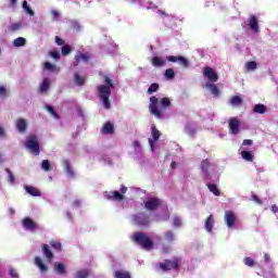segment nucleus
I'll return each instance as SVG.
<instances>
[{"label": "nucleus", "instance_id": "obj_1", "mask_svg": "<svg viewBox=\"0 0 278 278\" xmlns=\"http://www.w3.org/2000/svg\"><path fill=\"white\" fill-rule=\"evenodd\" d=\"M104 84L99 85L97 90L99 94V99L103 103L104 110H110L112 105L110 104V97H112V88H114V81H112L111 77L108 75H103Z\"/></svg>", "mask_w": 278, "mask_h": 278}, {"label": "nucleus", "instance_id": "obj_2", "mask_svg": "<svg viewBox=\"0 0 278 278\" xmlns=\"http://www.w3.org/2000/svg\"><path fill=\"white\" fill-rule=\"evenodd\" d=\"M132 242L144 249V251H151L153 249V240L151 237L142 231L135 232L132 236Z\"/></svg>", "mask_w": 278, "mask_h": 278}, {"label": "nucleus", "instance_id": "obj_3", "mask_svg": "<svg viewBox=\"0 0 278 278\" xmlns=\"http://www.w3.org/2000/svg\"><path fill=\"white\" fill-rule=\"evenodd\" d=\"M181 266V257H174L173 260H165L163 263H160V268L164 273L168 270H177Z\"/></svg>", "mask_w": 278, "mask_h": 278}, {"label": "nucleus", "instance_id": "obj_4", "mask_svg": "<svg viewBox=\"0 0 278 278\" xmlns=\"http://www.w3.org/2000/svg\"><path fill=\"white\" fill-rule=\"evenodd\" d=\"M25 147L33 155H40V143H38V137L36 135L28 136Z\"/></svg>", "mask_w": 278, "mask_h": 278}, {"label": "nucleus", "instance_id": "obj_5", "mask_svg": "<svg viewBox=\"0 0 278 278\" xmlns=\"http://www.w3.org/2000/svg\"><path fill=\"white\" fill-rule=\"evenodd\" d=\"M132 220L138 227H148V225H151V215L144 212L137 213L132 216Z\"/></svg>", "mask_w": 278, "mask_h": 278}, {"label": "nucleus", "instance_id": "obj_6", "mask_svg": "<svg viewBox=\"0 0 278 278\" xmlns=\"http://www.w3.org/2000/svg\"><path fill=\"white\" fill-rule=\"evenodd\" d=\"M157 103H160V100L157 99V97L151 96L149 111H150V114H152L156 118H162V111L157 109Z\"/></svg>", "mask_w": 278, "mask_h": 278}, {"label": "nucleus", "instance_id": "obj_7", "mask_svg": "<svg viewBox=\"0 0 278 278\" xmlns=\"http://www.w3.org/2000/svg\"><path fill=\"white\" fill-rule=\"evenodd\" d=\"M144 207L148 212H155L157 207H162V200L160 198H149L144 202Z\"/></svg>", "mask_w": 278, "mask_h": 278}, {"label": "nucleus", "instance_id": "obj_8", "mask_svg": "<svg viewBox=\"0 0 278 278\" xmlns=\"http://www.w3.org/2000/svg\"><path fill=\"white\" fill-rule=\"evenodd\" d=\"M203 76L207 77L208 81H212L213 84H215V81H218V73H216V71H214V68L210 66L204 67Z\"/></svg>", "mask_w": 278, "mask_h": 278}, {"label": "nucleus", "instance_id": "obj_9", "mask_svg": "<svg viewBox=\"0 0 278 278\" xmlns=\"http://www.w3.org/2000/svg\"><path fill=\"white\" fill-rule=\"evenodd\" d=\"M167 62H178V64L180 66H184L185 68H188V66H190V61H188V59L181 56V55H178V56H175V55H169L166 58Z\"/></svg>", "mask_w": 278, "mask_h": 278}, {"label": "nucleus", "instance_id": "obj_10", "mask_svg": "<svg viewBox=\"0 0 278 278\" xmlns=\"http://www.w3.org/2000/svg\"><path fill=\"white\" fill-rule=\"evenodd\" d=\"M229 130L232 136H238L240 134V121L236 117L229 119Z\"/></svg>", "mask_w": 278, "mask_h": 278}, {"label": "nucleus", "instance_id": "obj_11", "mask_svg": "<svg viewBox=\"0 0 278 278\" xmlns=\"http://www.w3.org/2000/svg\"><path fill=\"white\" fill-rule=\"evenodd\" d=\"M151 134H152V139H149V142H150L151 151H155V146L153 144V142H157L162 134L160 132V130L155 125L151 126Z\"/></svg>", "mask_w": 278, "mask_h": 278}, {"label": "nucleus", "instance_id": "obj_12", "mask_svg": "<svg viewBox=\"0 0 278 278\" xmlns=\"http://www.w3.org/2000/svg\"><path fill=\"white\" fill-rule=\"evenodd\" d=\"M22 224L24 229H26L27 231H36V229H38V223L34 222V219H31L30 217H25L22 220Z\"/></svg>", "mask_w": 278, "mask_h": 278}, {"label": "nucleus", "instance_id": "obj_13", "mask_svg": "<svg viewBox=\"0 0 278 278\" xmlns=\"http://www.w3.org/2000/svg\"><path fill=\"white\" fill-rule=\"evenodd\" d=\"M91 55L90 53L86 52H77L75 55V62L73 63V66H79L81 62H88L90 60Z\"/></svg>", "mask_w": 278, "mask_h": 278}, {"label": "nucleus", "instance_id": "obj_14", "mask_svg": "<svg viewBox=\"0 0 278 278\" xmlns=\"http://www.w3.org/2000/svg\"><path fill=\"white\" fill-rule=\"evenodd\" d=\"M225 220H226V225H227V227H229V229H231V227H233V225H236V214L233 213V211L225 212Z\"/></svg>", "mask_w": 278, "mask_h": 278}, {"label": "nucleus", "instance_id": "obj_15", "mask_svg": "<svg viewBox=\"0 0 278 278\" xmlns=\"http://www.w3.org/2000/svg\"><path fill=\"white\" fill-rule=\"evenodd\" d=\"M212 166V163H210V160L205 159L201 162V170L203 173V177L205 180L210 179V167Z\"/></svg>", "mask_w": 278, "mask_h": 278}, {"label": "nucleus", "instance_id": "obj_16", "mask_svg": "<svg viewBox=\"0 0 278 278\" xmlns=\"http://www.w3.org/2000/svg\"><path fill=\"white\" fill-rule=\"evenodd\" d=\"M248 23L250 25V29L254 31V34H257L260 31V24L255 15H251L248 20Z\"/></svg>", "mask_w": 278, "mask_h": 278}, {"label": "nucleus", "instance_id": "obj_17", "mask_svg": "<svg viewBox=\"0 0 278 278\" xmlns=\"http://www.w3.org/2000/svg\"><path fill=\"white\" fill-rule=\"evenodd\" d=\"M41 249H42V253H43L47 262L49 264H51V262H53V257H54L53 252L51 251V248H49V245H47V244H42Z\"/></svg>", "mask_w": 278, "mask_h": 278}, {"label": "nucleus", "instance_id": "obj_18", "mask_svg": "<svg viewBox=\"0 0 278 278\" xmlns=\"http://www.w3.org/2000/svg\"><path fill=\"white\" fill-rule=\"evenodd\" d=\"M106 199L109 201H123L125 199V195L118 191H110L106 195Z\"/></svg>", "mask_w": 278, "mask_h": 278}, {"label": "nucleus", "instance_id": "obj_19", "mask_svg": "<svg viewBox=\"0 0 278 278\" xmlns=\"http://www.w3.org/2000/svg\"><path fill=\"white\" fill-rule=\"evenodd\" d=\"M101 134L103 136H112L114 134V124H112L111 122H106L101 129Z\"/></svg>", "mask_w": 278, "mask_h": 278}, {"label": "nucleus", "instance_id": "obj_20", "mask_svg": "<svg viewBox=\"0 0 278 278\" xmlns=\"http://www.w3.org/2000/svg\"><path fill=\"white\" fill-rule=\"evenodd\" d=\"M16 129L20 134H25L27 131V121L18 118L16 122Z\"/></svg>", "mask_w": 278, "mask_h": 278}, {"label": "nucleus", "instance_id": "obj_21", "mask_svg": "<svg viewBox=\"0 0 278 278\" xmlns=\"http://www.w3.org/2000/svg\"><path fill=\"white\" fill-rule=\"evenodd\" d=\"M24 189L30 197H42V192L36 187L25 186Z\"/></svg>", "mask_w": 278, "mask_h": 278}, {"label": "nucleus", "instance_id": "obj_22", "mask_svg": "<svg viewBox=\"0 0 278 278\" xmlns=\"http://www.w3.org/2000/svg\"><path fill=\"white\" fill-rule=\"evenodd\" d=\"M214 215L211 214L204 222V227L208 233H212V230L214 229Z\"/></svg>", "mask_w": 278, "mask_h": 278}, {"label": "nucleus", "instance_id": "obj_23", "mask_svg": "<svg viewBox=\"0 0 278 278\" xmlns=\"http://www.w3.org/2000/svg\"><path fill=\"white\" fill-rule=\"evenodd\" d=\"M151 64L152 66H155V67H162V66H166V61L160 56H153L151 59Z\"/></svg>", "mask_w": 278, "mask_h": 278}, {"label": "nucleus", "instance_id": "obj_24", "mask_svg": "<svg viewBox=\"0 0 278 278\" xmlns=\"http://www.w3.org/2000/svg\"><path fill=\"white\" fill-rule=\"evenodd\" d=\"M54 271L56 275H66V265L60 262L54 263Z\"/></svg>", "mask_w": 278, "mask_h": 278}, {"label": "nucleus", "instance_id": "obj_25", "mask_svg": "<svg viewBox=\"0 0 278 278\" xmlns=\"http://www.w3.org/2000/svg\"><path fill=\"white\" fill-rule=\"evenodd\" d=\"M35 266H38L41 273H47V270H49V267H47V265H45V263L42 262V258H40V256L35 257Z\"/></svg>", "mask_w": 278, "mask_h": 278}, {"label": "nucleus", "instance_id": "obj_26", "mask_svg": "<svg viewBox=\"0 0 278 278\" xmlns=\"http://www.w3.org/2000/svg\"><path fill=\"white\" fill-rule=\"evenodd\" d=\"M63 166L71 177H75V170H73V167L71 166V162L68 160L63 161Z\"/></svg>", "mask_w": 278, "mask_h": 278}, {"label": "nucleus", "instance_id": "obj_27", "mask_svg": "<svg viewBox=\"0 0 278 278\" xmlns=\"http://www.w3.org/2000/svg\"><path fill=\"white\" fill-rule=\"evenodd\" d=\"M252 112L253 114H266V105L255 104Z\"/></svg>", "mask_w": 278, "mask_h": 278}, {"label": "nucleus", "instance_id": "obj_28", "mask_svg": "<svg viewBox=\"0 0 278 278\" xmlns=\"http://www.w3.org/2000/svg\"><path fill=\"white\" fill-rule=\"evenodd\" d=\"M22 8L24 12H26V14H28L29 16H35L36 13L34 12V10H31L26 0L23 1Z\"/></svg>", "mask_w": 278, "mask_h": 278}, {"label": "nucleus", "instance_id": "obj_29", "mask_svg": "<svg viewBox=\"0 0 278 278\" xmlns=\"http://www.w3.org/2000/svg\"><path fill=\"white\" fill-rule=\"evenodd\" d=\"M206 87L208 88L210 92L214 94V97H218L220 94V90L214 84H207Z\"/></svg>", "mask_w": 278, "mask_h": 278}, {"label": "nucleus", "instance_id": "obj_30", "mask_svg": "<svg viewBox=\"0 0 278 278\" xmlns=\"http://www.w3.org/2000/svg\"><path fill=\"white\" fill-rule=\"evenodd\" d=\"M49 86H51L49 78H43V80L39 87L40 92H47V90H49Z\"/></svg>", "mask_w": 278, "mask_h": 278}, {"label": "nucleus", "instance_id": "obj_31", "mask_svg": "<svg viewBox=\"0 0 278 278\" xmlns=\"http://www.w3.org/2000/svg\"><path fill=\"white\" fill-rule=\"evenodd\" d=\"M206 186L210 192H213L215 197H220V190H218V187L215 184H207Z\"/></svg>", "mask_w": 278, "mask_h": 278}, {"label": "nucleus", "instance_id": "obj_32", "mask_svg": "<svg viewBox=\"0 0 278 278\" xmlns=\"http://www.w3.org/2000/svg\"><path fill=\"white\" fill-rule=\"evenodd\" d=\"M115 278H131V274L129 271H123V270H117L114 274Z\"/></svg>", "mask_w": 278, "mask_h": 278}, {"label": "nucleus", "instance_id": "obj_33", "mask_svg": "<svg viewBox=\"0 0 278 278\" xmlns=\"http://www.w3.org/2000/svg\"><path fill=\"white\" fill-rule=\"evenodd\" d=\"M27 40L23 37H18L16 39H14L13 41V47H25Z\"/></svg>", "mask_w": 278, "mask_h": 278}, {"label": "nucleus", "instance_id": "obj_34", "mask_svg": "<svg viewBox=\"0 0 278 278\" xmlns=\"http://www.w3.org/2000/svg\"><path fill=\"white\" fill-rule=\"evenodd\" d=\"M160 90V85L157 83H153L148 88V94H153V92H157Z\"/></svg>", "mask_w": 278, "mask_h": 278}, {"label": "nucleus", "instance_id": "obj_35", "mask_svg": "<svg viewBox=\"0 0 278 278\" xmlns=\"http://www.w3.org/2000/svg\"><path fill=\"white\" fill-rule=\"evenodd\" d=\"M50 247H52L54 251H62V243L60 241L51 240Z\"/></svg>", "mask_w": 278, "mask_h": 278}, {"label": "nucleus", "instance_id": "obj_36", "mask_svg": "<svg viewBox=\"0 0 278 278\" xmlns=\"http://www.w3.org/2000/svg\"><path fill=\"white\" fill-rule=\"evenodd\" d=\"M241 156L243 157V160H245L247 162H253V154L249 151H242L241 152Z\"/></svg>", "mask_w": 278, "mask_h": 278}, {"label": "nucleus", "instance_id": "obj_37", "mask_svg": "<svg viewBox=\"0 0 278 278\" xmlns=\"http://www.w3.org/2000/svg\"><path fill=\"white\" fill-rule=\"evenodd\" d=\"M257 68V62L250 61L245 64V71H255Z\"/></svg>", "mask_w": 278, "mask_h": 278}, {"label": "nucleus", "instance_id": "obj_38", "mask_svg": "<svg viewBox=\"0 0 278 278\" xmlns=\"http://www.w3.org/2000/svg\"><path fill=\"white\" fill-rule=\"evenodd\" d=\"M231 105H242V98L233 96L230 100Z\"/></svg>", "mask_w": 278, "mask_h": 278}, {"label": "nucleus", "instance_id": "obj_39", "mask_svg": "<svg viewBox=\"0 0 278 278\" xmlns=\"http://www.w3.org/2000/svg\"><path fill=\"white\" fill-rule=\"evenodd\" d=\"M161 105L163 110H166V108H170V98H162L161 99Z\"/></svg>", "mask_w": 278, "mask_h": 278}, {"label": "nucleus", "instance_id": "obj_40", "mask_svg": "<svg viewBox=\"0 0 278 278\" xmlns=\"http://www.w3.org/2000/svg\"><path fill=\"white\" fill-rule=\"evenodd\" d=\"M165 239L167 242H175V232L173 230L165 232Z\"/></svg>", "mask_w": 278, "mask_h": 278}, {"label": "nucleus", "instance_id": "obj_41", "mask_svg": "<svg viewBox=\"0 0 278 278\" xmlns=\"http://www.w3.org/2000/svg\"><path fill=\"white\" fill-rule=\"evenodd\" d=\"M165 77H166V79H175V70L167 68L165 71Z\"/></svg>", "mask_w": 278, "mask_h": 278}, {"label": "nucleus", "instance_id": "obj_42", "mask_svg": "<svg viewBox=\"0 0 278 278\" xmlns=\"http://www.w3.org/2000/svg\"><path fill=\"white\" fill-rule=\"evenodd\" d=\"M185 132L187 134V136H194V134H197V129H194L192 126L187 125L185 127Z\"/></svg>", "mask_w": 278, "mask_h": 278}, {"label": "nucleus", "instance_id": "obj_43", "mask_svg": "<svg viewBox=\"0 0 278 278\" xmlns=\"http://www.w3.org/2000/svg\"><path fill=\"white\" fill-rule=\"evenodd\" d=\"M243 262L245 266H249L250 268H253V266H255V261L249 256L244 257Z\"/></svg>", "mask_w": 278, "mask_h": 278}, {"label": "nucleus", "instance_id": "obj_44", "mask_svg": "<svg viewBox=\"0 0 278 278\" xmlns=\"http://www.w3.org/2000/svg\"><path fill=\"white\" fill-rule=\"evenodd\" d=\"M88 275H89V273L87 269H81L76 273L75 278H88Z\"/></svg>", "mask_w": 278, "mask_h": 278}, {"label": "nucleus", "instance_id": "obj_45", "mask_svg": "<svg viewBox=\"0 0 278 278\" xmlns=\"http://www.w3.org/2000/svg\"><path fill=\"white\" fill-rule=\"evenodd\" d=\"M41 167L43 170L49 173V170H51V163L49 162V160H43L41 163Z\"/></svg>", "mask_w": 278, "mask_h": 278}, {"label": "nucleus", "instance_id": "obj_46", "mask_svg": "<svg viewBox=\"0 0 278 278\" xmlns=\"http://www.w3.org/2000/svg\"><path fill=\"white\" fill-rule=\"evenodd\" d=\"M55 64L51 63V62H46L45 63V70L46 71H51V73H55Z\"/></svg>", "mask_w": 278, "mask_h": 278}, {"label": "nucleus", "instance_id": "obj_47", "mask_svg": "<svg viewBox=\"0 0 278 278\" xmlns=\"http://www.w3.org/2000/svg\"><path fill=\"white\" fill-rule=\"evenodd\" d=\"M75 81L77 84V86H84V84H86V79H84V77L79 76V74H75Z\"/></svg>", "mask_w": 278, "mask_h": 278}, {"label": "nucleus", "instance_id": "obj_48", "mask_svg": "<svg viewBox=\"0 0 278 278\" xmlns=\"http://www.w3.org/2000/svg\"><path fill=\"white\" fill-rule=\"evenodd\" d=\"M47 111L52 114V116H54V118H60V115L58 114V112H55V110L53 109V106L51 105H46Z\"/></svg>", "mask_w": 278, "mask_h": 278}, {"label": "nucleus", "instance_id": "obj_49", "mask_svg": "<svg viewBox=\"0 0 278 278\" xmlns=\"http://www.w3.org/2000/svg\"><path fill=\"white\" fill-rule=\"evenodd\" d=\"M173 225H174V227H181V225H182L181 218L179 216L175 215L173 218Z\"/></svg>", "mask_w": 278, "mask_h": 278}, {"label": "nucleus", "instance_id": "obj_50", "mask_svg": "<svg viewBox=\"0 0 278 278\" xmlns=\"http://www.w3.org/2000/svg\"><path fill=\"white\" fill-rule=\"evenodd\" d=\"M251 201H253L254 203H256V205H262L264 202L262 201V199H260V197H257V194H252L251 195Z\"/></svg>", "mask_w": 278, "mask_h": 278}, {"label": "nucleus", "instance_id": "obj_51", "mask_svg": "<svg viewBox=\"0 0 278 278\" xmlns=\"http://www.w3.org/2000/svg\"><path fill=\"white\" fill-rule=\"evenodd\" d=\"M5 173H8V175H9L8 181H9L10 184H14L15 178H14V174H12V170H10V168H5Z\"/></svg>", "mask_w": 278, "mask_h": 278}, {"label": "nucleus", "instance_id": "obj_52", "mask_svg": "<svg viewBox=\"0 0 278 278\" xmlns=\"http://www.w3.org/2000/svg\"><path fill=\"white\" fill-rule=\"evenodd\" d=\"M9 29H10L11 31H18V29H21V23L11 24V25L9 26Z\"/></svg>", "mask_w": 278, "mask_h": 278}, {"label": "nucleus", "instance_id": "obj_53", "mask_svg": "<svg viewBox=\"0 0 278 278\" xmlns=\"http://www.w3.org/2000/svg\"><path fill=\"white\" fill-rule=\"evenodd\" d=\"M71 46H63L61 48L62 55H68L71 53Z\"/></svg>", "mask_w": 278, "mask_h": 278}, {"label": "nucleus", "instance_id": "obj_54", "mask_svg": "<svg viewBox=\"0 0 278 278\" xmlns=\"http://www.w3.org/2000/svg\"><path fill=\"white\" fill-rule=\"evenodd\" d=\"M9 275H10V277H12V278H18V273H17L16 269H14V268H11V269L9 270Z\"/></svg>", "mask_w": 278, "mask_h": 278}, {"label": "nucleus", "instance_id": "obj_55", "mask_svg": "<svg viewBox=\"0 0 278 278\" xmlns=\"http://www.w3.org/2000/svg\"><path fill=\"white\" fill-rule=\"evenodd\" d=\"M0 97H8V89L4 86H0Z\"/></svg>", "mask_w": 278, "mask_h": 278}, {"label": "nucleus", "instance_id": "obj_56", "mask_svg": "<svg viewBox=\"0 0 278 278\" xmlns=\"http://www.w3.org/2000/svg\"><path fill=\"white\" fill-rule=\"evenodd\" d=\"M50 56L53 58V60H60V52L51 51Z\"/></svg>", "mask_w": 278, "mask_h": 278}, {"label": "nucleus", "instance_id": "obj_57", "mask_svg": "<svg viewBox=\"0 0 278 278\" xmlns=\"http://www.w3.org/2000/svg\"><path fill=\"white\" fill-rule=\"evenodd\" d=\"M54 40L59 47H62L64 45V39L60 38L59 36H56Z\"/></svg>", "mask_w": 278, "mask_h": 278}, {"label": "nucleus", "instance_id": "obj_58", "mask_svg": "<svg viewBox=\"0 0 278 278\" xmlns=\"http://www.w3.org/2000/svg\"><path fill=\"white\" fill-rule=\"evenodd\" d=\"M253 144V140H251V139H244L243 140V146L244 147H251Z\"/></svg>", "mask_w": 278, "mask_h": 278}, {"label": "nucleus", "instance_id": "obj_59", "mask_svg": "<svg viewBox=\"0 0 278 278\" xmlns=\"http://www.w3.org/2000/svg\"><path fill=\"white\" fill-rule=\"evenodd\" d=\"M119 191H121V194H126L127 193V187L122 186Z\"/></svg>", "mask_w": 278, "mask_h": 278}, {"label": "nucleus", "instance_id": "obj_60", "mask_svg": "<svg viewBox=\"0 0 278 278\" xmlns=\"http://www.w3.org/2000/svg\"><path fill=\"white\" fill-rule=\"evenodd\" d=\"M0 138H5V130L0 126Z\"/></svg>", "mask_w": 278, "mask_h": 278}, {"label": "nucleus", "instance_id": "obj_61", "mask_svg": "<svg viewBox=\"0 0 278 278\" xmlns=\"http://www.w3.org/2000/svg\"><path fill=\"white\" fill-rule=\"evenodd\" d=\"M264 260H265V264H268V262H270V255L265 254Z\"/></svg>", "mask_w": 278, "mask_h": 278}, {"label": "nucleus", "instance_id": "obj_62", "mask_svg": "<svg viewBox=\"0 0 278 278\" xmlns=\"http://www.w3.org/2000/svg\"><path fill=\"white\" fill-rule=\"evenodd\" d=\"M132 147H134L135 149L140 148V141H134V142H132Z\"/></svg>", "mask_w": 278, "mask_h": 278}, {"label": "nucleus", "instance_id": "obj_63", "mask_svg": "<svg viewBox=\"0 0 278 278\" xmlns=\"http://www.w3.org/2000/svg\"><path fill=\"white\" fill-rule=\"evenodd\" d=\"M51 14L54 18H58V16H60V12L58 11H52Z\"/></svg>", "mask_w": 278, "mask_h": 278}, {"label": "nucleus", "instance_id": "obj_64", "mask_svg": "<svg viewBox=\"0 0 278 278\" xmlns=\"http://www.w3.org/2000/svg\"><path fill=\"white\" fill-rule=\"evenodd\" d=\"M271 212H274V214H277V212H278V206H277L276 204H274V205L271 206Z\"/></svg>", "mask_w": 278, "mask_h": 278}]
</instances>
